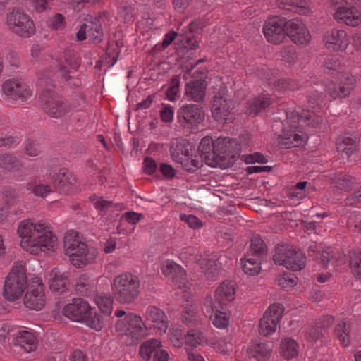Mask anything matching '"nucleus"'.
Wrapping results in <instances>:
<instances>
[{
	"instance_id": "b1692460",
	"label": "nucleus",
	"mask_w": 361,
	"mask_h": 361,
	"mask_svg": "<svg viewBox=\"0 0 361 361\" xmlns=\"http://www.w3.org/2000/svg\"><path fill=\"white\" fill-rule=\"evenodd\" d=\"M197 79L185 85V95L195 101H202L205 96L206 82L205 73L200 71Z\"/></svg>"
},
{
	"instance_id": "f03ea898",
	"label": "nucleus",
	"mask_w": 361,
	"mask_h": 361,
	"mask_svg": "<svg viewBox=\"0 0 361 361\" xmlns=\"http://www.w3.org/2000/svg\"><path fill=\"white\" fill-rule=\"evenodd\" d=\"M314 116V114L299 116L297 111L287 113L286 120L283 125V131L278 136L279 144L285 148L295 147L305 144L307 137L303 133L302 127L305 124L316 127V125L308 122Z\"/></svg>"
},
{
	"instance_id": "79ce46f5",
	"label": "nucleus",
	"mask_w": 361,
	"mask_h": 361,
	"mask_svg": "<svg viewBox=\"0 0 361 361\" xmlns=\"http://www.w3.org/2000/svg\"><path fill=\"white\" fill-rule=\"evenodd\" d=\"M161 347V343L157 339L152 338L142 343L140 347L139 354L145 361H148L152 354H155Z\"/></svg>"
},
{
	"instance_id": "338daca9",
	"label": "nucleus",
	"mask_w": 361,
	"mask_h": 361,
	"mask_svg": "<svg viewBox=\"0 0 361 361\" xmlns=\"http://www.w3.org/2000/svg\"><path fill=\"white\" fill-rule=\"evenodd\" d=\"M201 268L205 271V273H213L216 270V262L210 259H205L201 262Z\"/></svg>"
},
{
	"instance_id": "5701e85b",
	"label": "nucleus",
	"mask_w": 361,
	"mask_h": 361,
	"mask_svg": "<svg viewBox=\"0 0 361 361\" xmlns=\"http://www.w3.org/2000/svg\"><path fill=\"white\" fill-rule=\"evenodd\" d=\"M76 183L74 175L66 169H61L53 177V184L59 192H68Z\"/></svg>"
},
{
	"instance_id": "69168bd1",
	"label": "nucleus",
	"mask_w": 361,
	"mask_h": 361,
	"mask_svg": "<svg viewBox=\"0 0 361 361\" xmlns=\"http://www.w3.org/2000/svg\"><path fill=\"white\" fill-rule=\"evenodd\" d=\"M183 220H184L187 223L188 226L193 229L200 228L202 226V224L200 221V219L193 215H189L188 216L184 217L182 216V221Z\"/></svg>"
},
{
	"instance_id": "f8f14e48",
	"label": "nucleus",
	"mask_w": 361,
	"mask_h": 361,
	"mask_svg": "<svg viewBox=\"0 0 361 361\" xmlns=\"http://www.w3.org/2000/svg\"><path fill=\"white\" fill-rule=\"evenodd\" d=\"M23 303L25 307L39 311L46 303L44 286L39 278L32 280L23 298Z\"/></svg>"
},
{
	"instance_id": "de8ad7c7",
	"label": "nucleus",
	"mask_w": 361,
	"mask_h": 361,
	"mask_svg": "<svg viewBox=\"0 0 361 361\" xmlns=\"http://www.w3.org/2000/svg\"><path fill=\"white\" fill-rule=\"evenodd\" d=\"M161 270L165 276L171 278L176 283L179 282L178 277L176 276L179 273L180 267L172 261H166L163 264Z\"/></svg>"
},
{
	"instance_id": "39448f33",
	"label": "nucleus",
	"mask_w": 361,
	"mask_h": 361,
	"mask_svg": "<svg viewBox=\"0 0 361 361\" xmlns=\"http://www.w3.org/2000/svg\"><path fill=\"white\" fill-rule=\"evenodd\" d=\"M273 260L276 264L294 271L302 269L306 264L305 254L290 245H278L275 249Z\"/></svg>"
},
{
	"instance_id": "680f3d73",
	"label": "nucleus",
	"mask_w": 361,
	"mask_h": 361,
	"mask_svg": "<svg viewBox=\"0 0 361 361\" xmlns=\"http://www.w3.org/2000/svg\"><path fill=\"white\" fill-rule=\"evenodd\" d=\"M157 164L151 157H146L144 160V172L147 174H152L157 170Z\"/></svg>"
},
{
	"instance_id": "6e6552de",
	"label": "nucleus",
	"mask_w": 361,
	"mask_h": 361,
	"mask_svg": "<svg viewBox=\"0 0 361 361\" xmlns=\"http://www.w3.org/2000/svg\"><path fill=\"white\" fill-rule=\"evenodd\" d=\"M6 25L11 32L23 38L31 37L36 31L29 16L18 10H13L7 14Z\"/></svg>"
},
{
	"instance_id": "ddd939ff",
	"label": "nucleus",
	"mask_w": 361,
	"mask_h": 361,
	"mask_svg": "<svg viewBox=\"0 0 361 361\" xmlns=\"http://www.w3.org/2000/svg\"><path fill=\"white\" fill-rule=\"evenodd\" d=\"M286 23L287 21L282 17L268 18L263 26V33L267 41L274 44L281 43L286 38Z\"/></svg>"
},
{
	"instance_id": "a18cd8bd",
	"label": "nucleus",
	"mask_w": 361,
	"mask_h": 361,
	"mask_svg": "<svg viewBox=\"0 0 361 361\" xmlns=\"http://www.w3.org/2000/svg\"><path fill=\"white\" fill-rule=\"evenodd\" d=\"M266 252V246L261 238L257 235L252 237L250 250L247 255L262 259Z\"/></svg>"
},
{
	"instance_id": "5fc2aeb1",
	"label": "nucleus",
	"mask_w": 361,
	"mask_h": 361,
	"mask_svg": "<svg viewBox=\"0 0 361 361\" xmlns=\"http://www.w3.org/2000/svg\"><path fill=\"white\" fill-rule=\"evenodd\" d=\"M179 85L180 80L177 75L171 80L170 86L166 93V97L167 99L170 101H173L175 99V97L179 91Z\"/></svg>"
},
{
	"instance_id": "4be33fe9",
	"label": "nucleus",
	"mask_w": 361,
	"mask_h": 361,
	"mask_svg": "<svg viewBox=\"0 0 361 361\" xmlns=\"http://www.w3.org/2000/svg\"><path fill=\"white\" fill-rule=\"evenodd\" d=\"M205 308L206 313L211 317L215 327L222 329L228 326L230 322L229 314L226 312L218 310L211 297L206 298Z\"/></svg>"
},
{
	"instance_id": "e2e57ef3",
	"label": "nucleus",
	"mask_w": 361,
	"mask_h": 361,
	"mask_svg": "<svg viewBox=\"0 0 361 361\" xmlns=\"http://www.w3.org/2000/svg\"><path fill=\"white\" fill-rule=\"evenodd\" d=\"M50 26L56 30L62 29L65 26L63 16L60 13L56 14L52 18Z\"/></svg>"
},
{
	"instance_id": "37998d69",
	"label": "nucleus",
	"mask_w": 361,
	"mask_h": 361,
	"mask_svg": "<svg viewBox=\"0 0 361 361\" xmlns=\"http://www.w3.org/2000/svg\"><path fill=\"white\" fill-rule=\"evenodd\" d=\"M185 145V141L182 142V146ZM189 148L184 150V158L182 157V169L188 171H193L196 169L199 168L200 163L198 160L192 158V152L194 151L193 146L190 144H188ZM183 154V149L182 148V154Z\"/></svg>"
},
{
	"instance_id": "bb28decb",
	"label": "nucleus",
	"mask_w": 361,
	"mask_h": 361,
	"mask_svg": "<svg viewBox=\"0 0 361 361\" xmlns=\"http://www.w3.org/2000/svg\"><path fill=\"white\" fill-rule=\"evenodd\" d=\"M184 128L192 129L200 124L204 118V112L197 105H190L182 109Z\"/></svg>"
},
{
	"instance_id": "c03bdc74",
	"label": "nucleus",
	"mask_w": 361,
	"mask_h": 361,
	"mask_svg": "<svg viewBox=\"0 0 361 361\" xmlns=\"http://www.w3.org/2000/svg\"><path fill=\"white\" fill-rule=\"evenodd\" d=\"M26 188L37 197L45 198L52 192V188L49 185L37 183L36 180H30L26 184Z\"/></svg>"
},
{
	"instance_id": "4d7b16f0",
	"label": "nucleus",
	"mask_w": 361,
	"mask_h": 361,
	"mask_svg": "<svg viewBox=\"0 0 361 361\" xmlns=\"http://www.w3.org/2000/svg\"><path fill=\"white\" fill-rule=\"evenodd\" d=\"M169 338L175 347H180V329L178 325L170 329Z\"/></svg>"
},
{
	"instance_id": "a878e982",
	"label": "nucleus",
	"mask_w": 361,
	"mask_h": 361,
	"mask_svg": "<svg viewBox=\"0 0 361 361\" xmlns=\"http://www.w3.org/2000/svg\"><path fill=\"white\" fill-rule=\"evenodd\" d=\"M236 285L233 281H225L222 282L216 289L215 304L226 305L233 302L235 297Z\"/></svg>"
},
{
	"instance_id": "0e129e2a",
	"label": "nucleus",
	"mask_w": 361,
	"mask_h": 361,
	"mask_svg": "<svg viewBox=\"0 0 361 361\" xmlns=\"http://www.w3.org/2000/svg\"><path fill=\"white\" fill-rule=\"evenodd\" d=\"M160 117L164 122L170 123L173 118V110L169 106H164L160 111Z\"/></svg>"
},
{
	"instance_id": "864d4df0",
	"label": "nucleus",
	"mask_w": 361,
	"mask_h": 361,
	"mask_svg": "<svg viewBox=\"0 0 361 361\" xmlns=\"http://www.w3.org/2000/svg\"><path fill=\"white\" fill-rule=\"evenodd\" d=\"M18 85H19V79L7 80L4 82L2 89L5 94L11 96L13 99H17Z\"/></svg>"
},
{
	"instance_id": "f257e3e1",
	"label": "nucleus",
	"mask_w": 361,
	"mask_h": 361,
	"mask_svg": "<svg viewBox=\"0 0 361 361\" xmlns=\"http://www.w3.org/2000/svg\"><path fill=\"white\" fill-rule=\"evenodd\" d=\"M18 232L22 238L20 245L27 252L38 255L41 251L54 250L56 245V237L45 223H34L30 220L21 222Z\"/></svg>"
},
{
	"instance_id": "1a4fd4ad",
	"label": "nucleus",
	"mask_w": 361,
	"mask_h": 361,
	"mask_svg": "<svg viewBox=\"0 0 361 361\" xmlns=\"http://www.w3.org/2000/svg\"><path fill=\"white\" fill-rule=\"evenodd\" d=\"M116 329L131 337L133 341H139L147 332L145 322L142 317L134 313H129L116 323Z\"/></svg>"
},
{
	"instance_id": "09e8293b",
	"label": "nucleus",
	"mask_w": 361,
	"mask_h": 361,
	"mask_svg": "<svg viewBox=\"0 0 361 361\" xmlns=\"http://www.w3.org/2000/svg\"><path fill=\"white\" fill-rule=\"evenodd\" d=\"M96 302L100 310L106 315H109L112 311L113 300L109 295L97 296Z\"/></svg>"
},
{
	"instance_id": "2eb2a0df",
	"label": "nucleus",
	"mask_w": 361,
	"mask_h": 361,
	"mask_svg": "<svg viewBox=\"0 0 361 361\" xmlns=\"http://www.w3.org/2000/svg\"><path fill=\"white\" fill-rule=\"evenodd\" d=\"M84 20L85 23L76 33L78 40L82 41L88 37L92 42L99 43L104 35L100 19L87 16Z\"/></svg>"
},
{
	"instance_id": "aec40b11",
	"label": "nucleus",
	"mask_w": 361,
	"mask_h": 361,
	"mask_svg": "<svg viewBox=\"0 0 361 361\" xmlns=\"http://www.w3.org/2000/svg\"><path fill=\"white\" fill-rule=\"evenodd\" d=\"M145 322H149L157 333L165 334L169 327V320L165 312L160 308L150 305L147 307L144 314Z\"/></svg>"
},
{
	"instance_id": "052dcab7",
	"label": "nucleus",
	"mask_w": 361,
	"mask_h": 361,
	"mask_svg": "<svg viewBox=\"0 0 361 361\" xmlns=\"http://www.w3.org/2000/svg\"><path fill=\"white\" fill-rule=\"evenodd\" d=\"M287 4H293V5H295L297 7L296 11L301 15H308L310 13L311 9L308 4L306 2H302L301 1H296L295 2L292 1L291 0L288 1L286 0Z\"/></svg>"
},
{
	"instance_id": "20e7f679",
	"label": "nucleus",
	"mask_w": 361,
	"mask_h": 361,
	"mask_svg": "<svg viewBox=\"0 0 361 361\" xmlns=\"http://www.w3.org/2000/svg\"><path fill=\"white\" fill-rule=\"evenodd\" d=\"M112 293L120 304L133 303L140 293V281L137 276L130 272L119 274L112 282Z\"/></svg>"
},
{
	"instance_id": "4468645a",
	"label": "nucleus",
	"mask_w": 361,
	"mask_h": 361,
	"mask_svg": "<svg viewBox=\"0 0 361 361\" xmlns=\"http://www.w3.org/2000/svg\"><path fill=\"white\" fill-rule=\"evenodd\" d=\"M192 284L187 281L182 285V323L187 325L199 321L197 307L193 300Z\"/></svg>"
},
{
	"instance_id": "c9c22d12",
	"label": "nucleus",
	"mask_w": 361,
	"mask_h": 361,
	"mask_svg": "<svg viewBox=\"0 0 361 361\" xmlns=\"http://www.w3.org/2000/svg\"><path fill=\"white\" fill-rule=\"evenodd\" d=\"M241 267L246 274L250 276L257 275L262 269L261 259L246 254L241 259Z\"/></svg>"
},
{
	"instance_id": "e433bc0d",
	"label": "nucleus",
	"mask_w": 361,
	"mask_h": 361,
	"mask_svg": "<svg viewBox=\"0 0 361 361\" xmlns=\"http://www.w3.org/2000/svg\"><path fill=\"white\" fill-rule=\"evenodd\" d=\"M357 149V142L346 135H342L337 140V150L344 157L349 158Z\"/></svg>"
},
{
	"instance_id": "6e6d98bb",
	"label": "nucleus",
	"mask_w": 361,
	"mask_h": 361,
	"mask_svg": "<svg viewBox=\"0 0 361 361\" xmlns=\"http://www.w3.org/2000/svg\"><path fill=\"white\" fill-rule=\"evenodd\" d=\"M207 345H209L219 352H225L227 350V343L223 338H208Z\"/></svg>"
},
{
	"instance_id": "9d476101",
	"label": "nucleus",
	"mask_w": 361,
	"mask_h": 361,
	"mask_svg": "<svg viewBox=\"0 0 361 361\" xmlns=\"http://www.w3.org/2000/svg\"><path fill=\"white\" fill-rule=\"evenodd\" d=\"M42 108L52 118H61L70 112L71 106L62 101L50 90H44L40 95Z\"/></svg>"
},
{
	"instance_id": "603ef678",
	"label": "nucleus",
	"mask_w": 361,
	"mask_h": 361,
	"mask_svg": "<svg viewBox=\"0 0 361 361\" xmlns=\"http://www.w3.org/2000/svg\"><path fill=\"white\" fill-rule=\"evenodd\" d=\"M92 287V283L86 275H81L77 280L75 290L80 294H87Z\"/></svg>"
},
{
	"instance_id": "7ed1b4c3",
	"label": "nucleus",
	"mask_w": 361,
	"mask_h": 361,
	"mask_svg": "<svg viewBox=\"0 0 361 361\" xmlns=\"http://www.w3.org/2000/svg\"><path fill=\"white\" fill-rule=\"evenodd\" d=\"M65 254L69 257L71 264L77 268L83 267L95 261L98 252L93 247H88L79 233L74 231L66 233L63 240Z\"/></svg>"
},
{
	"instance_id": "dca6fc26",
	"label": "nucleus",
	"mask_w": 361,
	"mask_h": 361,
	"mask_svg": "<svg viewBox=\"0 0 361 361\" xmlns=\"http://www.w3.org/2000/svg\"><path fill=\"white\" fill-rule=\"evenodd\" d=\"M357 4L338 6L334 13V18L339 23L358 26L361 24V7Z\"/></svg>"
},
{
	"instance_id": "c85d7f7f",
	"label": "nucleus",
	"mask_w": 361,
	"mask_h": 361,
	"mask_svg": "<svg viewBox=\"0 0 361 361\" xmlns=\"http://www.w3.org/2000/svg\"><path fill=\"white\" fill-rule=\"evenodd\" d=\"M197 29V24L196 23H191L188 30L192 33L182 38V59L185 55H187V58L190 59L193 55V51L198 47V42L193 33Z\"/></svg>"
},
{
	"instance_id": "72a5a7b5",
	"label": "nucleus",
	"mask_w": 361,
	"mask_h": 361,
	"mask_svg": "<svg viewBox=\"0 0 361 361\" xmlns=\"http://www.w3.org/2000/svg\"><path fill=\"white\" fill-rule=\"evenodd\" d=\"M356 83V78L352 74H346L341 82L338 90H329V94L334 97H344L350 94L354 89Z\"/></svg>"
},
{
	"instance_id": "a19ab883",
	"label": "nucleus",
	"mask_w": 361,
	"mask_h": 361,
	"mask_svg": "<svg viewBox=\"0 0 361 361\" xmlns=\"http://www.w3.org/2000/svg\"><path fill=\"white\" fill-rule=\"evenodd\" d=\"M271 102V99L267 95H261L255 98L247 104L245 113L250 116H255L259 111L269 106Z\"/></svg>"
},
{
	"instance_id": "4c0bfd02",
	"label": "nucleus",
	"mask_w": 361,
	"mask_h": 361,
	"mask_svg": "<svg viewBox=\"0 0 361 361\" xmlns=\"http://www.w3.org/2000/svg\"><path fill=\"white\" fill-rule=\"evenodd\" d=\"M22 167V161L13 154H0V169L6 171H19Z\"/></svg>"
},
{
	"instance_id": "412c9836",
	"label": "nucleus",
	"mask_w": 361,
	"mask_h": 361,
	"mask_svg": "<svg viewBox=\"0 0 361 361\" xmlns=\"http://www.w3.org/2000/svg\"><path fill=\"white\" fill-rule=\"evenodd\" d=\"M90 306L82 298H74L72 302L66 305L62 314L74 322H82L87 317Z\"/></svg>"
},
{
	"instance_id": "0eeeda50",
	"label": "nucleus",
	"mask_w": 361,
	"mask_h": 361,
	"mask_svg": "<svg viewBox=\"0 0 361 361\" xmlns=\"http://www.w3.org/2000/svg\"><path fill=\"white\" fill-rule=\"evenodd\" d=\"M228 141L224 139H216L213 140L211 137L206 136L203 137L198 147V152L206 164L210 167L221 169L228 168V162L225 161L221 157L216 156V152L220 149L221 144H226Z\"/></svg>"
},
{
	"instance_id": "13d9d810",
	"label": "nucleus",
	"mask_w": 361,
	"mask_h": 361,
	"mask_svg": "<svg viewBox=\"0 0 361 361\" xmlns=\"http://www.w3.org/2000/svg\"><path fill=\"white\" fill-rule=\"evenodd\" d=\"M40 147L36 141L28 140L25 146V152L26 154L35 157L40 153Z\"/></svg>"
},
{
	"instance_id": "7c9ffc66",
	"label": "nucleus",
	"mask_w": 361,
	"mask_h": 361,
	"mask_svg": "<svg viewBox=\"0 0 361 361\" xmlns=\"http://www.w3.org/2000/svg\"><path fill=\"white\" fill-rule=\"evenodd\" d=\"M15 345L26 353L35 351L37 348V341L34 334L28 331L18 333L15 338Z\"/></svg>"
},
{
	"instance_id": "49530a36",
	"label": "nucleus",
	"mask_w": 361,
	"mask_h": 361,
	"mask_svg": "<svg viewBox=\"0 0 361 361\" xmlns=\"http://www.w3.org/2000/svg\"><path fill=\"white\" fill-rule=\"evenodd\" d=\"M82 322H84L87 326L96 331L101 330L104 323L102 316L91 307H90V311H88L87 317Z\"/></svg>"
},
{
	"instance_id": "2f4dec72",
	"label": "nucleus",
	"mask_w": 361,
	"mask_h": 361,
	"mask_svg": "<svg viewBox=\"0 0 361 361\" xmlns=\"http://www.w3.org/2000/svg\"><path fill=\"white\" fill-rule=\"evenodd\" d=\"M281 357L286 360H291L296 358L299 353V345L298 342L291 338H282L279 350Z\"/></svg>"
},
{
	"instance_id": "f3484780",
	"label": "nucleus",
	"mask_w": 361,
	"mask_h": 361,
	"mask_svg": "<svg viewBox=\"0 0 361 361\" xmlns=\"http://www.w3.org/2000/svg\"><path fill=\"white\" fill-rule=\"evenodd\" d=\"M286 35L297 45L305 47L310 44L312 36L305 24L298 19L287 21Z\"/></svg>"
},
{
	"instance_id": "423d86ee",
	"label": "nucleus",
	"mask_w": 361,
	"mask_h": 361,
	"mask_svg": "<svg viewBox=\"0 0 361 361\" xmlns=\"http://www.w3.org/2000/svg\"><path fill=\"white\" fill-rule=\"evenodd\" d=\"M27 287L25 269L22 266L14 267L6 278L3 295L9 302L16 301L21 297Z\"/></svg>"
},
{
	"instance_id": "c756f323",
	"label": "nucleus",
	"mask_w": 361,
	"mask_h": 361,
	"mask_svg": "<svg viewBox=\"0 0 361 361\" xmlns=\"http://www.w3.org/2000/svg\"><path fill=\"white\" fill-rule=\"evenodd\" d=\"M249 353L257 361H268L272 354V345L269 342L253 343L249 347Z\"/></svg>"
},
{
	"instance_id": "a211bd4d",
	"label": "nucleus",
	"mask_w": 361,
	"mask_h": 361,
	"mask_svg": "<svg viewBox=\"0 0 361 361\" xmlns=\"http://www.w3.org/2000/svg\"><path fill=\"white\" fill-rule=\"evenodd\" d=\"M233 103L222 95H216L214 97L212 114L216 121L230 123L234 119L232 112Z\"/></svg>"
},
{
	"instance_id": "3c124183",
	"label": "nucleus",
	"mask_w": 361,
	"mask_h": 361,
	"mask_svg": "<svg viewBox=\"0 0 361 361\" xmlns=\"http://www.w3.org/2000/svg\"><path fill=\"white\" fill-rule=\"evenodd\" d=\"M350 267L354 276L361 279V252H351L350 255Z\"/></svg>"
},
{
	"instance_id": "f704fd0d",
	"label": "nucleus",
	"mask_w": 361,
	"mask_h": 361,
	"mask_svg": "<svg viewBox=\"0 0 361 361\" xmlns=\"http://www.w3.org/2000/svg\"><path fill=\"white\" fill-rule=\"evenodd\" d=\"M218 139L228 141L226 145L221 144L220 145L221 149L218 152H216V156L221 157L225 161L228 162V167H229L233 162V151L237 148V142L227 137H219Z\"/></svg>"
},
{
	"instance_id": "cd10ccee",
	"label": "nucleus",
	"mask_w": 361,
	"mask_h": 361,
	"mask_svg": "<svg viewBox=\"0 0 361 361\" xmlns=\"http://www.w3.org/2000/svg\"><path fill=\"white\" fill-rule=\"evenodd\" d=\"M332 250L330 247L317 254V259L319 263L321 264L322 268H329L332 267L333 269L339 270L341 269L342 266L346 263V258L342 253H338L336 259L332 258L329 259Z\"/></svg>"
},
{
	"instance_id": "ea45409f",
	"label": "nucleus",
	"mask_w": 361,
	"mask_h": 361,
	"mask_svg": "<svg viewBox=\"0 0 361 361\" xmlns=\"http://www.w3.org/2000/svg\"><path fill=\"white\" fill-rule=\"evenodd\" d=\"M184 341L185 345L196 348L199 345H207L208 338L201 331L191 329L188 331Z\"/></svg>"
},
{
	"instance_id": "774afa93",
	"label": "nucleus",
	"mask_w": 361,
	"mask_h": 361,
	"mask_svg": "<svg viewBox=\"0 0 361 361\" xmlns=\"http://www.w3.org/2000/svg\"><path fill=\"white\" fill-rule=\"evenodd\" d=\"M245 161L247 164H253L255 162L258 163H266L267 161L265 157L262 154L256 152L253 154H250L245 157Z\"/></svg>"
},
{
	"instance_id": "9b49d317",
	"label": "nucleus",
	"mask_w": 361,
	"mask_h": 361,
	"mask_svg": "<svg viewBox=\"0 0 361 361\" xmlns=\"http://www.w3.org/2000/svg\"><path fill=\"white\" fill-rule=\"evenodd\" d=\"M283 312V305L280 303L270 305L259 321V334L264 336H269L275 333Z\"/></svg>"
},
{
	"instance_id": "6ab92c4d",
	"label": "nucleus",
	"mask_w": 361,
	"mask_h": 361,
	"mask_svg": "<svg viewBox=\"0 0 361 361\" xmlns=\"http://www.w3.org/2000/svg\"><path fill=\"white\" fill-rule=\"evenodd\" d=\"M323 42L326 48L332 51H344L349 45L347 32L342 29H331L324 34Z\"/></svg>"
},
{
	"instance_id": "bf43d9fd",
	"label": "nucleus",
	"mask_w": 361,
	"mask_h": 361,
	"mask_svg": "<svg viewBox=\"0 0 361 361\" xmlns=\"http://www.w3.org/2000/svg\"><path fill=\"white\" fill-rule=\"evenodd\" d=\"M17 92V99H21L25 101L28 97L31 95L30 90L27 88V86L22 80H19V85H18Z\"/></svg>"
},
{
	"instance_id": "473e14b6",
	"label": "nucleus",
	"mask_w": 361,
	"mask_h": 361,
	"mask_svg": "<svg viewBox=\"0 0 361 361\" xmlns=\"http://www.w3.org/2000/svg\"><path fill=\"white\" fill-rule=\"evenodd\" d=\"M1 205L8 210L18 206L20 203V195L19 192L13 187H6L1 192Z\"/></svg>"
},
{
	"instance_id": "393cba45",
	"label": "nucleus",
	"mask_w": 361,
	"mask_h": 361,
	"mask_svg": "<svg viewBox=\"0 0 361 361\" xmlns=\"http://www.w3.org/2000/svg\"><path fill=\"white\" fill-rule=\"evenodd\" d=\"M49 288L51 291L61 294L66 292L69 287L68 275L66 272L56 267L50 272Z\"/></svg>"
},
{
	"instance_id": "8fccbe9b",
	"label": "nucleus",
	"mask_w": 361,
	"mask_h": 361,
	"mask_svg": "<svg viewBox=\"0 0 361 361\" xmlns=\"http://www.w3.org/2000/svg\"><path fill=\"white\" fill-rule=\"evenodd\" d=\"M277 282L281 288L290 289L298 284V279L293 274L286 273L278 276Z\"/></svg>"
},
{
	"instance_id": "58836bf2",
	"label": "nucleus",
	"mask_w": 361,
	"mask_h": 361,
	"mask_svg": "<svg viewBox=\"0 0 361 361\" xmlns=\"http://www.w3.org/2000/svg\"><path fill=\"white\" fill-rule=\"evenodd\" d=\"M334 334L343 346L347 347L350 345L351 340L350 326L348 322H339L335 327Z\"/></svg>"
}]
</instances>
